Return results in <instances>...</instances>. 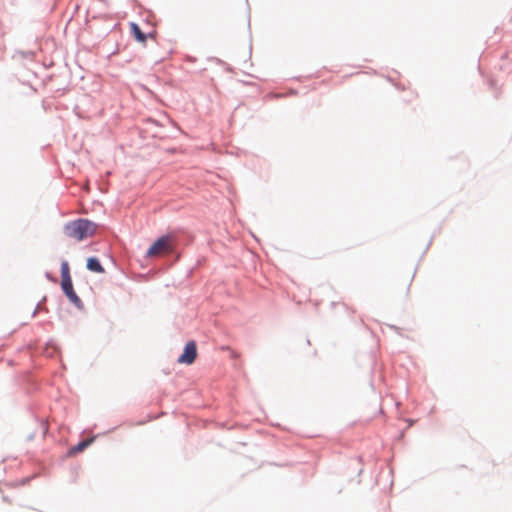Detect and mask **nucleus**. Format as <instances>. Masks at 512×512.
Here are the masks:
<instances>
[{
	"mask_svg": "<svg viewBox=\"0 0 512 512\" xmlns=\"http://www.w3.org/2000/svg\"><path fill=\"white\" fill-rule=\"evenodd\" d=\"M97 225L88 219H77L68 222L64 226V233L67 237L82 241L95 234Z\"/></svg>",
	"mask_w": 512,
	"mask_h": 512,
	"instance_id": "obj_1",
	"label": "nucleus"
},
{
	"mask_svg": "<svg viewBox=\"0 0 512 512\" xmlns=\"http://www.w3.org/2000/svg\"><path fill=\"white\" fill-rule=\"evenodd\" d=\"M174 237L172 235H165L157 239L147 251V257H157L169 254L174 249Z\"/></svg>",
	"mask_w": 512,
	"mask_h": 512,
	"instance_id": "obj_2",
	"label": "nucleus"
},
{
	"mask_svg": "<svg viewBox=\"0 0 512 512\" xmlns=\"http://www.w3.org/2000/svg\"><path fill=\"white\" fill-rule=\"evenodd\" d=\"M196 357V343L194 341H190L185 345L183 353L178 358V363L190 365L195 361Z\"/></svg>",
	"mask_w": 512,
	"mask_h": 512,
	"instance_id": "obj_3",
	"label": "nucleus"
},
{
	"mask_svg": "<svg viewBox=\"0 0 512 512\" xmlns=\"http://www.w3.org/2000/svg\"><path fill=\"white\" fill-rule=\"evenodd\" d=\"M61 288L71 303H73L78 308L83 307V303H82L81 299L78 297V295L74 291L72 280L61 281Z\"/></svg>",
	"mask_w": 512,
	"mask_h": 512,
	"instance_id": "obj_4",
	"label": "nucleus"
},
{
	"mask_svg": "<svg viewBox=\"0 0 512 512\" xmlns=\"http://www.w3.org/2000/svg\"><path fill=\"white\" fill-rule=\"evenodd\" d=\"M130 31H131L132 35L134 36V38L138 42H141V43L146 42V39H147L146 35L141 31L140 27L136 23L130 24Z\"/></svg>",
	"mask_w": 512,
	"mask_h": 512,
	"instance_id": "obj_5",
	"label": "nucleus"
},
{
	"mask_svg": "<svg viewBox=\"0 0 512 512\" xmlns=\"http://www.w3.org/2000/svg\"><path fill=\"white\" fill-rule=\"evenodd\" d=\"M87 268L95 273H104V268L100 264L99 260L95 257L87 259Z\"/></svg>",
	"mask_w": 512,
	"mask_h": 512,
	"instance_id": "obj_6",
	"label": "nucleus"
},
{
	"mask_svg": "<svg viewBox=\"0 0 512 512\" xmlns=\"http://www.w3.org/2000/svg\"><path fill=\"white\" fill-rule=\"evenodd\" d=\"M61 281L72 280L70 275V267L67 261L61 263Z\"/></svg>",
	"mask_w": 512,
	"mask_h": 512,
	"instance_id": "obj_7",
	"label": "nucleus"
},
{
	"mask_svg": "<svg viewBox=\"0 0 512 512\" xmlns=\"http://www.w3.org/2000/svg\"><path fill=\"white\" fill-rule=\"evenodd\" d=\"M92 441H93V439L83 440V441L79 442L76 446L71 448L70 452L72 454L82 452L84 449H86L92 443Z\"/></svg>",
	"mask_w": 512,
	"mask_h": 512,
	"instance_id": "obj_8",
	"label": "nucleus"
}]
</instances>
